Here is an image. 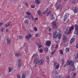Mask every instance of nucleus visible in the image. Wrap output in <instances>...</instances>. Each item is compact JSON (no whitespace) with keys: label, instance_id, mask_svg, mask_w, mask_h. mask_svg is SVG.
Returning <instances> with one entry per match:
<instances>
[{"label":"nucleus","instance_id":"f257e3e1","mask_svg":"<svg viewBox=\"0 0 78 78\" xmlns=\"http://www.w3.org/2000/svg\"><path fill=\"white\" fill-rule=\"evenodd\" d=\"M60 32L59 30H57L55 31L53 34V36L54 38H57L58 36V39H60L61 38L62 35L60 34Z\"/></svg>","mask_w":78,"mask_h":78},{"label":"nucleus","instance_id":"f03ea898","mask_svg":"<svg viewBox=\"0 0 78 78\" xmlns=\"http://www.w3.org/2000/svg\"><path fill=\"white\" fill-rule=\"evenodd\" d=\"M74 27L75 28L74 33L75 34H77L78 32V24H76L74 26Z\"/></svg>","mask_w":78,"mask_h":78},{"label":"nucleus","instance_id":"7ed1b4c3","mask_svg":"<svg viewBox=\"0 0 78 78\" xmlns=\"http://www.w3.org/2000/svg\"><path fill=\"white\" fill-rule=\"evenodd\" d=\"M18 62H17V67L19 68L21 67V60L20 59H18Z\"/></svg>","mask_w":78,"mask_h":78},{"label":"nucleus","instance_id":"20e7f679","mask_svg":"<svg viewBox=\"0 0 78 78\" xmlns=\"http://www.w3.org/2000/svg\"><path fill=\"white\" fill-rule=\"evenodd\" d=\"M52 25H53V27H54V29L56 30V28L58 27L57 26V24L56 22H52Z\"/></svg>","mask_w":78,"mask_h":78},{"label":"nucleus","instance_id":"39448f33","mask_svg":"<svg viewBox=\"0 0 78 78\" xmlns=\"http://www.w3.org/2000/svg\"><path fill=\"white\" fill-rule=\"evenodd\" d=\"M32 37V35L31 34L27 35L25 36L26 39L27 40H29L30 38H31Z\"/></svg>","mask_w":78,"mask_h":78},{"label":"nucleus","instance_id":"423d86ee","mask_svg":"<svg viewBox=\"0 0 78 78\" xmlns=\"http://www.w3.org/2000/svg\"><path fill=\"white\" fill-rule=\"evenodd\" d=\"M75 38L74 37H73L70 40L69 43L71 44H72L75 42Z\"/></svg>","mask_w":78,"mask_h":78},{"label":"nucleus","instance_id":"0eeeda50","mask_svg":"<svg viewBox=\"0 0 78 78\" xmlns=\"http://www.w3.org/2000/svg\"><path fill=\"white\" fill-rule=\"evenodd\" d=\"M44 62V60L41 59L40 60H38V64L39 65H42Z\"/></svg>","mask_w":78,"mask_h":78},{"label":"nucleus","instance_id":"6e6552de","mask_svg":"<svg viewBox=\"0 0 78 78\" xmlns=\"http://www.w3.org/2000/svg\"><path fill=\"white\" fill-rule=\"evenodd\" d=\"M34 63L35 65L36 64H39V60L38 59H36L34 60Z\"/></svg>","mask_w":78,"mask_h":78},{"label":"nucleus","instance_id":"1a4fd4ad","mask_svg":"<svg viewBox=\"0 0 78 78\" xmlns=\"http://www.w3.org/2000/svg\"><path fill=\"white\" fill-rule=\"evenodd\" d=\"M73 10L75 13H76L77 12H78V9H77V8L76 7H73Z\"/></svg>","mask_w":78,"mask_h":78},{"label":"nucleus","instance_id":"9d476101","mask_svg":"<svg viewBox=\"0 0 78 78\" xmlns=\"http://www.w3.org/2000/svg\"><path fill=\"white\" fill-rule=\"evenodd\" d=\"M73 30H74V27L73 26H72L69 27V31L71 33L72 32V31Z\"/></svg>","mask_w":78,"mask_h":78},{"label":"nucleus","instance_id":"9b49d317","mask_svg":"<svg viewBox=\"0 0 78 78\" xmlns=\"http://www.w3.org/2000/svg\"><path fill=\"white\" fill-rule=\"evenodd\" d=\"M69 66H74V63L72 61H69Z\"/></svg>","mask_w":78,"mask_h":78},{"label":"nucleus","instance_id":"f8f14e48","mask_svg":"<svg viewBox=\"0 0 78 78\" xmlns=\"http://www.w3.org/2000/svg\"><path fill=\"white\" fill-rule=\"evenodd\" d=\"M7 44L8 45L10 44V43H11V39H10L9 38H7Z\"/></svg>","mask_w":78,"mask_h":78},{"label":"nucleus","instance_id":"ddd939ff","mask_svg":"<svg viewBox=\"0 0 78 78\" xmlns=\"http://www.w3.org/2000/svg\"><path fill=\"white\" fill-rule=\"evenodd\" d=\"M37 13L39 16H42V13L41 10H38L37 11Z\"/></svg>","mask_w":78,"mask_h":78},{"label":"nucleus","instance_id":"4468645a","mask_svg":"<svg viewBox=\"0 0 78 78\" xmlns=\"http://www.w3.org/2000/svg\"><path fill=\"white\" fill-rule=\"evenodd\" d=\"M24 23L25 25H28V23H29V21H28V20L27 19L25 20L24 21Z\"/></svg>","mask_w":78,"mask_h":78},{"label":"nucleus","instance_id":"2eb2a0df","mask_svg":"<svg viewBox=\"0 0 78 78\" xmlns=\"http://www.w3.org/2000/svg\"><path fill=\"white\" fill-rule=\"evenodd\" d=\"M51 44V42L50 41H48L46 42V45L47 46H49Z\"/></svg>","mask_w":78,"mask_h":78},{"label":"nucleus","instance_id":"dca6fc26","mask_svg":"<svg viewBox=\"0 0 78 78\" xmlns=\"http://www.w3.org/2000/svg\"><path fill=\"white\" fill-rule=\"evenodd\" d=\"M70 33H71V32L69 31V30H67L65 32V34H69Z\"/></svg>","mask_w":78,"mask_h":78},{"label":"nucleus","instance_id":"f3484780","mask_svg":"<svg viewBox=\"0 0 78 78\" xmlns=\"http://www.w3.org/2000/svg\"><path fill=\"white\" fill-rule=\"evenodd\" d=\"M62 7V5H61L60 4H59L58 5V6H57V9H61V7Z\"/></svg>","mask_w":78,"mask_h":78},{"label":"nucleus","instance_id":"a211bd4d","mask_svg":"<svg viewBox=\"0 0 78 78\" xmlns=\"http://www.w3.org/2000/svg\"><path fill=\"white\" fill-rule=\"evenodd\" d=\"M8 69L9 72V73H10V72H11L12 70V69H13V68L10 67H9Z\"/></svg>","mask_w":78,"mask_h":78},{"label":"nucleus","instance_id":"6ab92c4d","mask_svg":"<svg viewBox=\"0 0 78 78\" xmlns=\"http://www.w3.org/2000/svg\"><path fill=\"white\" fill-rule=\"evenodd\" d=\"M26 77V75L25 74V73H23L22 74L21 78H25Z\"/></svg>","mask_w":78,"mask_h":78},{"label":"nucleus","instance_id":"aec40b11","mask_svg":"<svg viewBox=\"0 0 78 78\" xmlns=\"http://www.w3.org/2000/svg\"><path fill=\"white\" fill-rule=\"evenodd\" d=\"M35 3L37 5H39L40 3V0H35Z\"/></svg>","mask_w":78,"mask_h":78},{"label":"nucleus","instance_id":"412c9836","mask_svg":"<svg viewBox=\"0 0 78 78\" xmlns=\"http://www.w3.org/2000/svg\"><path fill=\"white\" fill-rule=\"evenodd\" d=\"M62 42L65 44V43H66L67 42V39L66 38H63Z\"/></svg>","mask_w":78,"mask_h":78},{"label":"nucleus","instance_id":"4be33fe9","mask_svg":"<svg viewBox=\"0 0 78 78\" xmlns=\"http://www.w3.org/2000/svg\"><path fill=\"white\" fill-rule=\"evenodd\" d=\"M65 50L66 51V53H68V51H69V50H70V48H66Z\"/></svg>","mask_w":78,"mask_h":78},{"label":"nucleus","instance_id":"5701e85b","mask_svg":"<svg viewBox=\"0 0 78 78\" xmlns=\"http://www.w3.org/2000/svg\"><path fill=\"white\" fill-rule=\"evenodd\" d=\"M75 69V66H73L70 69V70L71 71H73V70H74Z\"/></svg>","mask_w":78,"mask_h":78},{"label":"nucleus","instance_id":"b1692460","mask_svg":"<svg viewBox=\"0 0 78 78\" xmlns=\"http://www.w3.org/2000/svg\"><path fill=\"white\" fill-rule=\"evenodd\" d=\"M67 16L66 15L65 16L64 19H63V20H64V21H66V20H67Z\"/></svg>","mask_w":78,"mask_h":78},{"label":"nucleus","instance_id":"393cba45","mask_svg":"<svg viewBox=\"0 0 78 78\" xmlns=\"http://www.w3.org/2000/svg\"><path fill=\"white\" fill-rule=\"evenodd\" d=\"M59 68V64H58L56 66L55 69H58Z\"/></svg>","mask_w":78,"mask_h":78},{"label":"nucleus","instance_id":"a878e982","mask_svg":"<svg viewBox=\"0 0 78 78\" xmlns=\"http://www.w3.org/2000/svg\"><path fill=\"white\" fill-rule=\"evenodd\" d=\"M59 52L60 54H62V55H63V50L62 49H61L59 50Z\"/></svg>","mask_w":78,"mask_h":78},{"label":"nucleus","instance_id":"bb28decb","mask_svg":"<svg viewBox=\"0 0 78 78\" xmlns=\"http://www.w3.org/2000/svg\"><path fill=\"white\" fill-rule=\"evenodd\" d=\"M9 26V22L8 23H7L5 25V28H7Z\"/></svg>","mask_w":78,"mask_h":78},{"label":"nucleus","instance_id":"cd10ccee","mask_svg":"<svg viewBox=\"0 0 78 78\" xmlns=\"http://www.w3.org/2000/svg\"><path fill=\"white\" fill-rule=\"evenodd\" d=\"M48 9L47 8L46 10L44 12V14H47V12H48Z\"/></svg>","mask_w":78,"mask_h":78},{"label":"nucleus","instance_id":"c85d7f7f","mask_svg":"<svg viewBox=\"0 0 78 78\" xmlns=\"http://www.w3.org/2000/svg\"><path fill=\"white\" fill-rule=\"evenodd\" d=\"M51 11H49L47 13V16H49V15H51Z\"/></svg>","mask_w":78,"mask_h":78},{"label":"nucleus","instance_id":"c756f323","mask_svg":"<svg viewBox=\"0 0 78 78\" xmlns=\"http://www.w3.org/2000/svg\"><path fill=\"white\" fill-rule=\"evenodd\" d=\"M56 65H57V62L56 61L54 62L53 63V66L55 67Z\"/></svg>","mask_w":78,"mask_h":78},{"label":"nucleus","instance_id":"7c9ffc66","mask_svg":"<svg viewBox=\"0 0 78 78\" xmlns=\"http://www.w3.org/2000/svg\"><path fill=\"white\" fill-rule=\"evenodd\" d=\"M20 54L19 53H16L15 54V55L16 56H20Z\"/></svg>","mask_w":78,"mask_h":78},{"label":"nucleus","instance_id":"2f4dec72","mask_svg":"<svg viewBox=\"0 0 78 78\" xmlns=\"http://www.w3.org/2000/svg\"><path fill=\"white\" fill-rule=\"evenodd\" d=\"M56 51V50H54L51 53V55H53L55 54V52Z\"/></svg>","mask_w":78,"mask_h":78},{"label":"nucleus","instance_id":"473e14b6","mask_svg":"<svg viewBox=\"0 0 78 78\" xmlns=\"http://www.w3.org/2000/svg\"><path fill=\"white\" fill-rule=\"evenodd\" d=\"M75 58L76 59H78V54H77L75 56Z\"/></svg>","mask_w":78,"mask_h":78},{"label":"nucleus","instance_id":"72a5a7b5","mask_svg":"<svg viewBox=\"0 0 78 78\" xmlns=\"http://www.w3.org/2000/svg\"><path fill=\"white\" fill-rule=\"evenodd\" d=\"M34 31H37V28L36 27H34Z\"/></svg>","mask_w":78,"mask_h":78},{"label":"nucleus","instance_id":"f704fd0d","mask_svg":"<svg viewBox=\"0 0 78 78\" xmlns=\"http://www.w3.org/2000/svg\"><path fill=\"white\" fill-rule=\"evenodd\" d=\"M46 59H47V62H49V57H46Z\"/></svg>","mask_w":78,"mask_h":78},{"label":"nucleus","instance_id":"c9c22d12","mask_svg":"<svg viewBox=\"0 0 78 78\" xmlns=\"http://www.w3.org/2000/svg\"><path fill=\"white\" fill-rule=\"evenodd\" d=\"M39 51L40 53H42L43 52V49H39Z\"/></svg>","mask_w":78,"mask_h":78},{"label":"nucleus","instance_id":"e433bc0d","mask_svg":"<svg viewBox=\"0 0 78 78\" xmlns=\"http://www.w3.org/2000/svg\"><path fill=\"white\" fill-rule=\"evenodd\" d=\"M26 14H27V16H30V12H26Z\"/></svg>","mask_w":78,"mask_h":78},{"label":"nucleus","instance_id":"4c0bfd02","mask_svg":"<svg viewBox=\"0 0 78 78\" xmlns=\"http://www.w3.org/2000/svg\"><path fill=\"white\" fill-rule=\"evenodd\" d=\"M44 50L45 51H48V48L47 47H46V48H44Z\"/></svg>","mask_w":78,"mask_h":78},{"label":"nucleus","instance_id":"58836bf2","mask_svg":"<svg viewBox=\"0 0 78 78\" xmlns=\"http://www.w3.org/2000/svg\"><path fill=\"white\" fill-rule=\"evenodd\" d=\"M76 48V49H77V48H78V43H77L76 46H75Z\"/></svg>","mask_w":78,"mask_h":78},{"label":"nucleus","instance_id":"ea45409f","mask_svg":"<svg viewBox=\"0 0 78 78\" xmlns=\"http://www.w3.org/2000/svg\"><path fill=\"white\" fill-rule=\"evenodd\" d=\"M19 39H23V37L21 36H20L19 37Z\"/></svg>","mask_w":78,"mask_h":78},{"label":"nucleus","instance_id":"a19ab883","mask_svg":"<svg viewBox=\"0 0 78 78\" xmlns=\"http://www.w3.org/2000/svg\"><path fill=\"white\" fill-rule=\"evenodd\" d=\"M3 22H2L0 23V27H1V26H2L3 25Z\"/></svg>","mask_w":78,"mask_h":78},{"label":"nucleus","instance_id":"79ce46f5","mask_svg":"<svg viewBox=\"0 0 78 78\" xmlns=\"http://www.w3.org/2000/svg\"><path fill=\"white\" fill-rule=\"evenodd\" d=\"M17 77L18 78H20V75L18 74L17 75Z\"/></svg>","mask_w":78,"mask_h":78},{"label":"nucleus","instance_id":"37998d69","mask_svg":"<svg viewBox=\"0 0 78 78\" xmlns=\"http://www.w3.org/2000/svg\"><path fill=\"white\" fill-rule=\"evenodd\" d=\"M76 73H73V76H74V77H75V76H76Z\"/></svg>","mask_w":78,"mask_h":78},{"label":"nucleus","instance_id":"c03bdc74","mask_svg":"<svg viewBox=\"0 0 78 78\" xmlns=\"http://www.w3.org/2000/svg\"><path fill=\"white\" fill-rule=\"evenodd\" d=\"M75 3H76V1H75V0H74L73 2H72V4H75Z\"/></svg>","mask_w":78,"mask_h":78},{"label":"nucleus","instance_id":"a18cd8bd","mask_svg":"<svg viewBox=\"0 0 78 78\" xmlns=\"http://www.w3.org/2000/svg\"><path fill=\"white\" fill-rule=\"evenodd\" d=\"M25 5L27 7H28V3H25Z\"/></svg>","mask_w":78,"mask_h":78},{"label":"nucleus","instance_id":"49530a36","mask_svg":"<svg viewBox=\"0 0 78 78\" xmlns=\"http://www.w3.org/2000/svg\"><path fill=\"white\" fill-rule=\"evenodd\" d=\"M51 27H49L48 28V31H51Z\"/></svg>","mask_w":78,"mask_h":78},{"label":"nucleus","instance_id":"de8ad7c7","mask_svg":"<svg viewBox=\"0 0 78 78\" xmlns=\"http://www.w3.org/2000/svg\"><path fill=\"white\" fill-rule=\"evenodd\" d=\"M31 6V8H34V7H35L34 5H32Z\"/></svg>","mask_w":78,"mask_h":78},{"label":"nucleus","instance_id":"09e8293b","mask_svg":"<svg viewBox=\"0 0 78 78\" xmlns=\"http://www.w3.org/2000/svg\"><path fill=\"white\" fill-rule=\"evenodd\" d=\"M63 38H66V35L63 34Z\"/></svg>","mask_w":78,"mask_h":78},{"label":"nucleus","instance_id":"8fccbe9b","mask_svg":"<svg viewBox=\"0 0 78 78\" xmlns=\"http://www.w3.org/2000/svg\"><path fill=\"white\" fill-rule=\"evenodd\" d=\"M39 36V34H36L35 35V37H38V36Z\"/></svg>","mask_w":78,"mask_h":78},{"label":"nucleus","instance_id":"3c124183","mask_svg":"<svg viewBox=\"0 0 78 78\" xmlns=\"http://www.w3.org/2000/svg\"><path fill=\"white\" fill-rule=\"evenodd\" d=\"M58 44H56L55 47V48H58Z\"/></svg>","mask_w":78,"mask_h":78},{"label":"nucleus","instance_id":"603ef678","mask_svg":"<svg viewBox=\"0 0 78 78\" xmlns=\"http://www.w3.org/2000/svg\"><path fill=\"white\" fill-rule=\"evenodd\" d=\"M32 19L33 20V21H34V22H36V20H35V19L34 18H32Z\"/></svg>","mask_w":78,"mask_h":78},{"label":"nucleus","instance_id":"864d4df0","mask_svg":"<svg viewBox=\"0 0 78 78\" xmlns=\"http://www.w3.org/2000/svg\"><path fill=\"white\" fill-rule=\"evenodd\" d=\"M6 32H7V33H8V31H9V30H8V29H6Z\"/></svg>","mask_w":78,"mask_h":78},{"label":"nucleus","instance_id":"5fc2aeb1","mask_svg":"<svg viewBox=\"0 0 78 78\" xmlns=\"http://www.w3.org/2000/svg\"><path fill=\"white\" fill-rule=\"evenodd\" d=\"M38 48H41V44H40L38 46Z\"/></svg>","mask_w":78,"mask_h":78},{"label":"nucleus","instance_id":"6e6d98bb","mask_svg":"<svg viewBox=\"0 0 78 78\" xmlns=\"http://www.w3.org/2000/svg\"><path fill=\"white\" fill-rule=\"evenodd\" d=\"M70 78V76L69 75L67 76H66V78Z\"/></svg>","mask_w":78,"mask_h":78},{"label":"nucleus","instance_id":"4d7b16f0","mask_svg":"<svg viewBox=\"0 0 78 78\" xmlns=\"http://www.w3.org/2000/svg\"><path fill=\"white\" fill-rule=\"evenodd\" d=\"M67 65L66 64H65L64 65L63 67H66V65Z\"/></svg>","mask_w":78,"mask_h":78},{"label":"nucleus","instance_id":"13d9d810","mask_svg":"<svg viewBox=\"0 0 78 78\" xmlns=\"http://www.w3.org/2000/svg\"><path fill=\"white\" fill-rule=\"evenodd\" d=\"M29 31H30V32H32V31H33L31 30H29Z\"/></svg>","mask_w":78,"mask_h":78},{"label":"nucleus","instance_id":"bf43d9fd","mask_svg":"<svg viewBox=\"0 0 78 78\" xmlns=\"http://www.w3.org/2000/svg\"><path fill=\"white\" fill-rule=\"evenodd\" d=\"M1 31H2V32H3V29H2Z\"/></svg>","mask_w":78,"mask_h":78},{"label":"nucleus","instance_id":"052dcab7","mask_svg":"<svg viewBox=\"0 0 78 78\" xmlns=\"http://www.w3.org/2000/svg\"><path fill=\"white\" fill-rule=\"evenodd\" d=\"M58 77L59 78H61V76H59Z\"/></svg>","mask_w":78,"mask_h":78},{"label":"nucleus","instance_id":"680f3d73","mask_svg":"<svg viewBox=\"0 0 78 78\" xmlns=\"http://www.w3.org/2000/svg\"><path fill=\"white\" fill-rule=\"evenodd\" d=\"M35 19L36 20H37V19H38V18H35Z\"/></svg>","mask_w":78,"mask_h":78},{"label":"nucleus","instance_id":"e2e57ef3","mask_svg":"<svg viewBox=\"0 0 78 78\" xmlns=\"http://www.w3.org/2000/svg\"><path fill=\"white\" fill-rule=\"evenodd\" d=\"M65 2H67V0H63Z\"/></svg>","mask_w":78,"mask_h":78},{"label":"nucleus","instance_id":"0e129e2a","mask_svg":"<svg viewBox=\"0 0 78 78\" xmlns=\"http://www.w3.org/2000/svg\"><path fill=\"white\" fill-rule=\"evenodd\" d=\"M48 34H49V35H50V33H49Z\"/></svg>","mask_w":78,"mask_h":78},{"label":"nucleus","instance_id":"69168bd1","mask_svg":"<svg viewBox=\"0 0 78 78\" xmlns=\"http://www.w3.org/2000/svg\"><path fill=\"white\" fill-rule=\"evenodd\" d=\"M73 78H75V77H74Z\"/></svg>","mask_w":78,"mask_h":78},{"label":"nucleus","instance_id":"338daca9","mask_svg":"<svg viewBox=\"0 0 78 78\" xmlns=\"http://www.w3.org/2000/svg\"><path fill=\"white\" fill-rule=\"evenodd\" d=\"M25 46V44H24V46Z\"/></svg>","mask_w":78,"mask_h":78},{"label":"nucleus","instance_id":"774afa93","mask_svg":"<svg viewBox=\"0 0 78 78\" xmlns=\"http://www.w3.org/2000/svg\"><path fill=\"white\" fill-rule=\"evenodd\" d=\"M67 62V63H68V62Z\"/></svg>","mask_w":78,"mask_h":78}]
</instances>
